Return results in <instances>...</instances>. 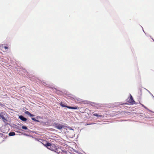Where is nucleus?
<instances>
[{
	"label": "nucleus",
	"instance_id": "obj_1",
	"mask_svg": "<svg viewBox=\"0 0 154 154\" xmlns=\"http://www.w3.org/2000/svg\"><path fill=\"white\" fill-rule=\"evenodd\" d=\"M45 146L48 149L55 152L58 153H60L59 151V147L56 146L54 144H51L49 143H47L45 145Z\"/></svg>",
	"mask_w": 154,
	"mask_h": 154
},
{
	"label": "nucleus",
	"instance_id": "obj_2",
	"mask_svg": "<svg viewBox=\"0 0 154 154\" xmlns=\"http://www.w3.org/2000/svg\"><path fill=\"white\" fill-rule=\"evenodd\" d=\"M60 105L63 107H66L69 109H78V106H75V107H71L69 106H66L65 105L63 104L62 102L60 103Z\"/></svg>",
	"mask_w": 154,
	"mask_h": 154
},
{
	"label": "nucleus",
	"instance_id": "obj_3",
	"mask_svg": "<svg viewBox=\"0 0 154 154\" xmlns=\"http://www.w3.org/2000/svg\"><path fill=\"white\" fill-rule=\"evenodd\" d=\"M127 102L131 104H135V101L134 100L132 96L130 94V97L127 99Z\"/></svg>",
	"mask_w": 154,
	"mask_h": 154
},
{
	"label": "nucleus",
	"instance_id": "obj_4",
	"mask_svg": "<svg viewBox=\"0 0 154 154\" xmlns=\"http://www.w3.org/2000/svg\"><path fill=\"white\" fill-rule=\"evenodd\" d=\"M55 126L56 128L60 130L63 128V125L58 123L55 124Z\"/></svg>",
	"mask_w": 154,
	"mask_h": 154
},
{
	"label": "nucleus",
	"instance_id": "obj_5",
	"mask_svg": "<svg viewBox=\"0 0 154 154\" xmlns=\"http://www.w3.org/2000/svg\"><path fill=\"white\" fill-rule=\"evenodd\" d=\"M19 118L20 119L23 121H26L27 120V119L23 117L22 116H19Z\"/></svg>",
	"mask_w": 154,
	"mask_h": 154
},
{
	"label": "nucleus",
	"instance_id": "obj_6",
	"mask_svg": "<svg viewBox=\"0 0 154 154\" xmlns=\"http://www.w3.org/2000/svg\"><path fill=\"white\" fill-rule=\"evenodd\" d=\"M15 135V133L14 132H11L9 133V136H14Z\"/></svg>",
	"mask_w": 154,
	"mask_h": 154
},
{
	"label": "nucleus",
	"instance_id": "obj_7",
	"mask_svg": "<svg viewBox=\"0 0 154 154\" xmlns=\"http://www.w3.org/2000/svg\"><path fill=\"white\" fill-rule=\"evenodd\" d=\"M93 115L95 116H97V117H101L102 116L100 115H98V114H97V113H95V114H93Z\"/></svg>",
	"mask_w": 154,
	"mask_h": 154
},
{
	"label": "nucleus",
	"instance_id": "obj_8",
	"mask_svg": "<svg viewBox=\"0 0 154 154\" xmlns=\"http://www.w3.org/2000/svg\"><path fill=\"white\" fill-rule=\"evenodd\" d=\"M0 117L2 119V120H3L4 121V120L5 121L6 120V119L4 117V116L3 115H0Z\"/></svg>",
	"mask_w": 154,
	"mask_h": 154
},
{
	"label": "nucleus",
	"instance_id": "obj_9",
	"mask_svg": "<svg viewBox=\"0 0 154 154\" xmlns=\"http://www.w3.org/2000/svg\"><path fill=\"white\" fill-rule=\"evenodd\" d=\"M22 128L23 129H25V130H27L28 129L27 128L26 126H23L22 127Z\"/></svg>",
	"mask_w": 154,
	"mask_h": 154
},
{
	"label": "nucleus",
	"instance_id": "obj_10",
	"mask_svg": "<svg viewBox=\"0 0 154 154\" xmlns=\"http://www.w3.org/2000/svg\"><path fill=\"white\" fill-rule=\"evenodd\" d=\"M25 113L26 114L28 115L29 116V114H30V113L28 111H25Z\"/></svg>",
	"mask_w": 154,
	"mask_h": 154
},
{
	"label": "nucleus",
	"instance_id": "obj_11",
	"mask_svg": "<svg viewBox=\"0 0 154 154\" xmlns=\"http://www.w3.org/2000/svg\"><path fill=\"white\" fill-rule=\"evenodd\" d=\"M32 120H33L34 121H37V120L35 119V118H32Z\"/></svg>",
	"mask_w": 154,
	"mask_h": 154
},
{
	"label": "nucleus",
	"instance_id": "obj_12",
	"mask_svg": "<svg viewBox=\"0 0 154 154\" xmlns=\"http://www.w3.org/2000/svg\"><path fill=\"white\" fill-rule=\"evenodd\" d=\"M29 116H31V117H32V116H34V115H33V114H31L30 113V114H29Z\"/></svg>",
	"mask_w": 154,
	"mask_h": 154
},
{
	"label": "nucleus",
	"instance_id": "obj_13",
	"mask_svg": "<svg viewBox=\"0 0 154 154\" xmlns=\"http://www.w3.org/2000/svg\"><path fill=\"white\" fill-rule=\"evenodd\" d=\"M143 107H144L145 108H146V107L143 104H140Z\"/></svg>",
	"mask_w": 154,
	"mask_h": 154
},
{
	"label": "nucleus",
	"instance_id": "obj_14",
	"mask_svg": "<svg viewBox=\"0 0 154 154\" xmlns=\"http://www.w3.org/2000/svg\"><path fill=\"white\" fill-rule=\"evenodd\" d=\"M4 48H5V49H8V47H7L6 46H5V47H4Z\"/></svg>",
	"mask_w": 154,
	"mask_h": 154
}]
</instances>
